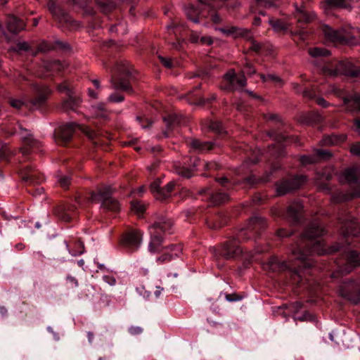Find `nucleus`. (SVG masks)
Here are the masks:
<instances>
[{
  "label": "nucleus",
  "mask_w": 360,
  "mask_h": 360,
  "mask_svg": "<svg viewBox=\"0 0 360 360\" xmlns=\"http://www.w3.org/2000/svg\"><path fill=\"white\" fill-rule=\"evenodd\" d=\"M261 154L260 150L253 152V157H248L243 163V165L236 170V174L241 176V179L229 180L226 177L217 179V181L219 185L221 186V189H211L210 187H205L199 191V194L205 195L212 204L217 205L226 202L229 199V194L226 191L229 190L234 184H245L249 186H252L258 181L262 182H267L270 181V175L277 169L276 166H274L271 171L266 174L264 176L257 179L254 174L248 176L249 172H251L250 167L255 165L259 161V155Z\"/></svg>",
  "instance_id": "obj_1"
},
{
  "label": "nucleus",
  "mask_w": 360,
  "mask_h": 360,
  "mask_svg": "<svg viewBox=\"0 0 360 360\" xmlns=\"http://www.w3.org/2000/svg\"><path fill=\"white\" fill-rule=\"evenodd\" d=\"M266 227L265 219L259 215H254L250 219L245 228L240 229L234 236L229 238L219 247H211L210 251L216 259L220 257L225 259H236L243 253L239 243L261 234Z\"/></svg>",
  "instance_id": "obj_2"
},
{
  "label": "nucleus",
  "mask_w": 360,
  "mask_h": 360,
  "mask_svg": "<svg viewBox=\"0 0 360 360\" xmlns=\"http://www.w3.org/2000/svg\"><path fill=\"white\" fill-rule=\"evenodd\" d=\"M316 70H319L325 75L336 77L342 75L354 77L360 75V69L349 61L333 62L328 59L319 58L330 54L327 49L316 48Z\"/></svg>",
  "instance_id": "obj_3"
},
{
  "label": "nucleus",
  "mask_w": 360,
  "mask_h": 360,
  "mask_svg": "<svg viewBox=\"0 0 360 360\" xmlns=\"http://www.w3.org/2000/svg\"><path fill=\"white\" fill-rule=\"evenodd\" d=\"M153 221V224L148 227L150 236L148 250L150 252L155 253L160 251L164 235L173 233V222L169 217L162 214H155Z\"/></svg>",
  "instance_id": "obj_4"
},
{
  "label": "nucleus",
  "mask_w": 360,
  "mask_h": 360,
  "mask_svg": "<svg viewBox=\"0 0 360 360\" xmlns=\"http://www.w3.org/2000/svg\"><path fill=\"white\" fill-rule=\"evenodd\" d=\"M314 246L315 228L311 226L302 233L300 242L292 248V254L295 259L300 260L305 266L312 259Z\"/></svg>",
  "instance_id": "obj_5"
},
{
  "label": "nucleus",
  "mask_w": 360,
  "mask_h": 360,
  "mask_svg": "<svg viewBox=\"0 0 360 360\" xmlns=\"http://www.w3.org/2000/svg\"><path fill=\"white\" fill-rule=\"evenodd\" d=\"M31 90L33 94L32 97L23 100L11 99L10 101L11 105L17 109L20 108L22 106H25L32 110L40 109L45 104L49 94V89L46 86L32 84Z\"/></svg>",
  "instance_id": "obj_6"
},
{
  "label": "nucleus",
  "mask_w": 360,
  "mask_h": 360,
  "mask_svg": "<svg viewBox=\"0 0 360 360\" xmlns=\"http://www.w3.org/2000/svg\"><path fill=\"white\" fill-rule=\"evenodd\" d=\"M77 131H81L93 141L97 138V133L89 127L77 124L75 122H68L61 125L55 131L53 134L55 141L58 144L65 146L70 141L73 134Z\"/></svg>",
  "instance_id": "obj_7"
},
{
  "label": "nucleus",
  "mask_w": 360,
  "mask_h": 360,
  "mask_svg": "<svg viewBox=\"0 0 360 360\" xmlns=\"http://www.w3.org/2000/svg\"><path fill=\"white\" fill-rule=\"evenodd\" d=\"M244 73L253 75L255 73V69L250 63H246L243 73L236 74L233 70H230L223 77L221 88L226 91H235L246 85V78Z\"/></svg>",
  "instance_id": "obj_8"
},
{
  "label": "nucleus",
  "mask_w": 360,
  "mask_h": 360,
  "mask_svg": "<svg viewBox=\"0 0 360 360\" xmlns=\"http://www.w3.org/2000/svg\"><path fill=\"white\" fill-rule=\"evenodd\" d=\"M92 202L101 203L103 210L117 212L120 210V203L112 197V188L110 186H103L98 188L97 192L92 191L86 198Z\"/></svg>",
  "instance_id": "obj_9"
},
{
  "label": "nucleus",
  "mask_w": 360,
  "mask_h": 360,
  "mask_svg": "<svg viewBox=\"0 0 360 360\" xmlns=\"http://www.w3.org/2000/svg\"><path fill=\"white\" fill-rule=\"evenodd\" d=\"M320 29L326 39L333 42L340 41L349 43L355 38L356 29L354 27H342L339 30H334L328 25H322Z\"/></svg>",
  "instance_id": "obj_10"
},
{
  "label": "nucleus",
  "mask_w": 360,
  "mask_h": 360,
  "mask_svg": "<svg viewBox=\"0 0 360 360\" xmlns=\"http://www.w3.org/2000/svg\"><path fill=\"white\" fill-rule=\"evenodd\" d=\"M342 177L351 185H353L350 193L342 194L340 200H349L354 198L360 197V171L356 167L346 169L342 173Z\"/></svg>",
  "instance_id": "obj_11"
},
{
  "label": "nucleus",
  "mask_w": 360,
  "mask_h": 360,
  "mask_svg": "<svg viewBox=\"0 0 360 360\" xmlns=\"http://www.w3.org/2000/svg\"><path fill=\"white\" fill-rule=\"evenodd\" d=\"M340 229L344 238L360 234V226L355 218L347 211L340 213L338 217Z\"/></svg>",
  "instance_id": "obj_12"
},
{
  "label": "nucleus",
  "mask_w": 360,
  "mask_h": 360,
  "mask_svg": "<svg viewBox=\"0 0 360 360\" xmlns=\"http://www.w3.org/2000/svg\"><path fill=\"white\" fill-rule=\"evenodd\" d=\"M268 136L274 143L268 147L266 153L276 158L283 157L285 154V143L289 142L291 138L276 130L269 131Z\"/></svg>",
  "instance_id": "obj_13"
},
{
  "label": "nucleus",
  "mask_w": 360,
  "mask_h": 360,
  "mask_svg": "<svg viewBox=\"0 0 360 360\" xmlns=\"http://www.w3.org/2000/svg\"><path fill=\"white\" fill-rule=\"evenodd\" d=\"M49 9L53 16L58 21L60 27L70 30L79 27V23L54 2L51 1L49 4Z\"/></svg>",
  "instance_id": "obj_14"
},
{
  "label": "nucleus",
  "mask_w": 360,
  "mask_h": 360,
  "mask_svg": "<svg viewBox=\"0 0 360 360\" xmlns=\"http://www.w3.org/2000/svg\"><path fill=\"white\" fill-rule=\"evenodd\" d=\"M143 233L139 230H131L125 233L120 240V245L128 252L136 251L141 245Z\"/></svg>",
  "instance_id": "obj_15"
},
{
  "label": "nucleus",
  "mask_w": 360,
  "mask_h": 360,
  "mask_svg": "<svg viewBox=\"0 0 360 360\" xmlns=\"http://www.w3.org/2000/svg\"><path fill=\"white\" fill-rule=\"evenodd\" d=\"M340 295L356 304L360 301V280L345 281L340 286Z\"/></svg>",
  "instance_id": "obj_16"
},
{
  "label": "nucleus",
  "mask_w": 360,
  "mask_h": 360,
  "mask_svg": "<svg viewBox=\"0 0 360 360\" xmlns=\"http://www.w3.org/2000/svg\"><path fill=\"white\" fill-rule=\"evenodd\" d=\"M343 258L337 261L340 271L346 274L351 272L353 269L360 266V254L355 250L344 249Z\"/></svg>",
  "instance_id": "obj_17"
},
{
  "label": "nucleus",
  "mask_w": 360,
  "mask_h": 360,
  "mask_svg": "<svg viewBox=\"0 0 360 360\" xmlns=\"http://www.w3.org/2000/svg\"><path fill=\"white\" fill-rule=\"evenodd\" d=\"M183 30V25L177 22H172L167 26L166 40L176 50H180L185 42L184 39L181 37Z\"/></svg>",
  "instance_id": "obj_18"
},
{
  "label": "nucleus",
  "mask_w": 360,
  "mask_h": 360,
  "mask_svg": "<svg viewBox=\"0 0 360 360\" xmlns=\"http://www.w3.org/2000/svg\"><path fill=\"white\" fill-rule=\"evenodd\" d=\"M305 181L306 176L303 175L295 176L289 179H283L276 184V192L279 195H285L299 188Z\"/></svg>",
  "instance_id": "obj_19"
},
{
  "label": "nucleus",
  "mask_w": 360,
  "mask_h": 360,
  "mask_svg": "<svg viewBox=\"0 0 360 360\" xmlns=\"http://www.w3.org/2000/svg\"><path fill=\"white\" fill-rule=\"evenodd\" d=\"M161 181L160 179H155L150 186V191L155 198L160 200H165L171 196L172 192L176 186L174 181L169 182L165 188H160Z\"/></svg>",
  "instance_id": "obj_20"
},
{
  "label": "nucleus",
  "mask_w": 360,
  "mask_h": 360,
  "mask_svg": "<svg viewBox=\"0 0 360 360\" xmlns=\"http://www.w3.org/2000/svg\"><path fill=\"white\" fill-rule=\"evenodd\" d=\"M205 11L206 8H202L200 6L199 0H198L196 6L189 4L184 7V12L187 18L195 24L200 22V18H207Z\"/></svg>",
  "instance_id": "obj_21"
},
{
  "label": "nucleus",
  "mask_w": 360,
  "mask_h": 360,
  "mask_svg": "<svg viewBox=\"0 0 360 360\" xmlns=\"http://www.w3.org/2000/svg\"><path fill=\"white\" fill-rule=\"evenodd\" d=\"M166 129L163 131L165 137H169L175 129L186 122L185 118L176 113L169 114L164 117Z\"/></svg>",
  "instance_id": "obj_22"
},
{
  "label": "nucleus",
  "mask_w": 360,
  "mask_h": 360,
  "mask_svg": "<svg viewBox=\"0 0 360 360\" xmlns=\"http://www.w3.org/2000/svg\"><path fill=\"white\" fill-rule=\"evenodd\" d=\"M191 163L187 164L186 162L179 163L176 165L174 167V172L179 176L184 178H191L194 174L195 169L199 166V161L194 160L193 161L191 159Z\"/></svg>",
  "instance_id": "obj_23"
},
{
  "label": "nucleus",
  "mask_w": 360,
  "mask_h": 360,
  "mask_svg": "<svg viewBox=\"0 0 360 360\" xmlns=\"http://www.w3.org/2000/svg\"><path fill=\"white\" fill-rule=\"evenodd\" d=\"M20 176L26 184H40L43 181L42 176L32 167H25L20 171Z\"/></svg>",
  "instance_id": "obj_24"
},
{
  "label": "nucleus",
  "mask_w": 360,
  "mask_h": 360,
  "mask_svg": "<svg viewBox=\"0 0 360 360\" xmlns=\"http://www.w3.org/2000/svg\"><path fill=\"white\" fill-rule=\"evenodd\" d=\"M216 30L220 32L223 34L227 37H245L248 38L250 37V32L248 30L239 27L237 26H229L226 27H218Z\"/></svg>",
  "instance_id": "obj_25"
},
{
  "label": "nucleus",
  "mask_w": 360,
  "mask_h": 360,
  "mask_svg": "<svg viewBox=\"0 0 360 360\" xmlns=\"http://www.w3.org/2000/svg\"><path fill=\"white\" fill-rule=\"evenodd\" d=\"M40 49L42 51L56 50L68 52L70 51V46L66 41H63L59 39H56L53 41H44L41 44Z\"/></svg>",
  "instance_id": "obj_26"
},
{
  "label": "nucleus",
  "mask_w": 360,
  "mask_h": 360,
  "mask_svg": "<svg viewBox=\"0 0 360 360\" xmlns=\"http://www.w3.org/2000/svg\"><path fill=\"white\" fill-rule=\"evenodd\" d=\"M303 208V205L300 201H295L289 205L285 215L292 222L298 224L301 221Z\"/></svg>",
  "instance_id": "obj_27"
},
{
  "label": "nucleus",
  "mask_w": 360,
  "mask_h": 360,
  "mask_svg": "<svg viewBox=\"0 0 360 360\" xmlns=\"http://www.w3.org/2000/svg\"><path fill=\"white\" fill-rule=\"evenodd\" d=\"M181 250L182 249L180 245H171L164 249L162 254L157 257V262L160 264L168 262L174 257H178Z\"/></svg>",
  "instance_id": "obj_28"
},
{
  "label": "nucleus",
  "mask_w": 360,
  "mask_h": 360,
  "mask_svg": "<svg viewBox=\"0 0 360 360\" xmlns=\"http://www.w3.org/2000/svg\"><path fill=\"white\" fill-rule=\"evenodd\" d=\"M75 205H58L54 208V214L61 221L69 222L74 216Z\"/></svg>",
  "instance_id": "obj_29"
},
{
  "label": "nucleus",
  "mask_w": 360,
  "mask_h": 360,
  "mask_svg": "<svg viewBox=\"0 0 360 360\" xmlns=\"http://www.w3.org/2000/svg\"><path fill=\"white\" fill-rule=\"evenodd\" d=\"M6 24L8 30L13 34L23 30L25 27L24 21L15 15H9Z\"/></svg>",
  "instance_id": "obj_30"
},
{
  "label": "nucleus",
  "mask_w": 360,
  "mask_h": 360,
  "mask_svg": "<svg viewBox=\"0 0 360 360\" xmlns=\"http://www.w3.org/2000/svg\"><path fill=\"white\" fill-rule=\"evenodd\" d=\"M266 265V268H268L269 270L274 272L292 270V267L290 266L288 262L286 261H281L276 257H271Z\"/></svg>",
  "instance_id": "obj_31"
},
{
  "label": "nucleus",
  "mask_w": 360,
  "mask_h": 360,
  "mask_svg": "<svg viewBox=\"0 0 360 360\" xmlns=\"http://www.w3.org/2000/svg\"><path fill=\"white\" fill-rule=\"evenodd\" d=\"M351 0H324L321 3V8L328 12L329 10L335 8H349Z\"/></svg>",
  "instance_id": "obj_32"
},
{
  "label": "nucleus",
  "mask_w": 360,
  "mask_h": 360,
  "mask_svg": "<svg viewBox=\"0 0 360 360\" xmlns=\"http://www.w3.org/2000/svg\"><path fill=\"white\" fill-rule=\"evenodd\" d=\"M187 145L195 151L204 153L211 150L213 143L210 141H200L198 139H191L187 141Z\"/></svg>",
  "instance_id": "obj_33"
},
{
  "label": "nucleus",
  "mask_w": 360,
  "mask_h": 360,
  "mask_svg": "<svg viewBox=\"0 0 360 360\" xmlns=\"http://www.w3.org/2000/svg\"><path fill=\"white\" fill-rule=\"evenodd\" d=\"M19 128L22 131L21 137L23 139V141L30 148L31 150H34L35 148H39L41 146V143L38 140L35 139L30 132L22 128L21 125H19Z\"/></svg>",
  "instance_id": "obj_34"
},
{
  "label": "nucleus",
  "mask_w": 360,
  "mask_h": 360,
  "mask_svg": "<svg viewBox=\"0 0 360 360\" xmlns=\"http://www.w3.org/2000/svg\"><path fill=\"white\" fill-rule=\"evenodd\" d=\"M344 104L347 110L351 112L360 110V96L358 94L349 95L344 98Z\"/></svg>",
  "instance_id": "obj_35"
},
{
  "label": "nucleus",
  "mask_w": 360,
  "mask_h": 360,
  "mask_svg": "<svg viewBox=\"0 0 360 360\" xmlns=\"http://www.w3.org/2000/svg\"><path fill=\"white\" fill-rule=\"evenodd\" d=\"M68 1L83 8L85 15L92 18L94 20H95L96 12L90 6L91 0H68Z\"/></svg>",
  "instance_id": "obj_36"
},
{
  "label": "nucleus",
  "mask_w": 360,
  "mask_h": 360,
  "mask_svg": "<svg viewBox=\"0 0 360 360\" xmlns=\"http://www.w3.org/2000/svg\"><path fill=\"white\" fill-rule=\"evenodd\" d=\"M295 17L297 21L302 22H309L313 18L305 5H301L300 6L295 5Z\"/></svg>",
  "instance_id": "obj_37"
},
{
  "label": "nucleus",
  "mask_w": 360,
  "mask_h": 360,
  "mask_svg": "<svg viewBox=\"0 0 360 360\" xmlns=\"http://www.w3.org/2000/svg\"><path fill=\"white\" fill-rule=\"evenodd\" d=\"M347 139L346 134H331L325 136L320 141L321 146H333L344 142Z\"/></svg>",
  "instance_id": "obj_38"
},
{
  "label": "nucleus",
  "mask_w": 360,
  "mask_h": 360,
  "mask_svg": "<svg viewBox=\"0 0 360 360\" xmlns=\"http://www.w3.org/2000/svg\"><path fill=\"white\" fill-rule=\"evenodd\" d=\"M111 83L112 87L116 89H120L126 92L132 93L133 89L129 81L123 77L112 78Z\"/></svg>",
  "instance_id": "obj_39"
},
{
  "label": "nucleus",
  "mask_w": 360,
  "mask_h": 360,
  "mask_svg": "<svg viewBox=\"0 0 360 360\" xmlns=\"http://www.w3.org/2000/svg\"><path fill=\"white\" fill-rule=\"evenodd\" d=\"M250 49L258 54L261 55H270L272 52L271 45L262 44L252 40L251 42Z\"/></svg>",
  "instance_id": "obj_40"
},
{
  "label": "nucleus",
  "mask_w": 360,
  "mask_h": 360,
  "mask_svg": "<svg viewBox=\"0 0 360 360\" xmlns=\"http://www.w3.org/2000/svg\"><path fill=\"white\" fill-rule=\"evenodd\" d=\"M269 23L276 33H284L289 30L288 24L283 20L270 18Z\"/></svg>",
  "instance_id": "obj_41"
},
{
  "label": "nucleus",
  "mask_w": 360,
  "mask_h": 360,
  "mask_svg": "<svg viewBox=\"0 0 360 360\" xmlns=\"http://www.w3.org/2000/svg\"><path fill=\"white\" fill-rule=\"evenodd\" d=\"M81 103V100L79 97L75 96L72 94L70 95L68 98L65 100L63 103V108L68 110H76L77 108Z\"/></svg>",
  "instance_id": "obj_42"
},
{
  "label": "nucleus",
  "mask_w": 360,
  "mask_h": 360,
  "mask_svg": "<svg viewBox=\"0 0 360 360\" xmlns=\"http://www.w3.org/2000/svg\"><path fill=\"white\" fill-rule=\"evenodd\" d=\"M66 248L68 249L69 253L74 257L81 255L84 252V246L83 243L79 240H75L74 243V248H70L68 243L65 240L64 241Z\"/></svg>",
  "instance_id": "obj_43"
},
{
  "label": "nucleus",
  "mask_w": 360,
  "mask_h": 360,
  "mask_svg": "<svg viewBox=\"0 0 360 360\" xmlns=\"http://www.w3.org/2000/svg\"><path fill=\"white\" fill-rule=\"evenodd\" d=\"M226 216L224 213L220 212L216 216L215 219H213V221H207V224L210 229H216L224 226V224H226Z\"/></svg>",
  "instance_id": "obj_44"
},
{
  "label": "nucleus",
  "mask_w": 360,
  "mask_h": 360,
  "mask_svg": "<svg viewBox=\"0 0 360 360\" xmlns=\"http://www.w3.org/2000/svg\"><path fill=\"white\" fill-rule=\"evenodd\" d=\"M260 78L263 82H271L278 87H281L283 84V79L274 74H261Z\"/></svg>",
  "instance_id": "obj_45"
},
{
  "label": "nucleus",
  "mask_w": 360,
  "mask_h": 360,
  "mask_svg": "<svg viewBox=\"0 0 360 360\" xmlns=\"http://www.w3.org/2000/svg\"><path fill=\"white\" fill-rule=\"evenodd\" d=\"M96 3L100 11L104 14L111 12L115 7V4L110 0H96Z\"/></svg>",
  "instance_id": "obj_46"
},
{
  "label": "nucleus",
  "mask_w": 360,
  "mask_h": 360,
  "mask_svg": "<svg viewBox=\"0 0 360 360\" xmlns=\"http://www.w3.org/2000/svg\"><path fill=\"white\" fill-rule=\"evenodd\" d=\"M321 244L319 240L316 239V255H323L326 253H333L335 252L339 251L342 248L339 244H336L328 248L327 250L321 249Z\"/></svg>",
  "instance_id": "obj_47"
},
{
  "label": "nucleus",
  "mask_w": 360,
  "mask_h": 360,
  "mask_svg": "<svg viewBox=\"0 0 360 360\" xmlns=\"http://www.w3.org/2000/svg\"><path fill=\"white\" fill-rule=\"evenodd\" d=\"M294 89L297 93H301L303 97L308 100H312L314 97V91L306 87L302 88L299 84L294 85Z\"/></svg>",
  "instance_id": "obj_48"
},
{
  "label": "nucleus",
  "mask_w": 360,
  "mask_h": 360,
  "mask_svg": "<svg viewBox=\"0 0 360 360\" xmlns=\"http://www.w3.org/2000/svg\"><path fill=\"white\" fill-rule=\"evenodd\" d=\"M215 99H216V95L215 94H212L210 96V97L207 98V99H205V98H204L202 97H196L195 98V101H191V98H189L188 99V101L191 104H195V105H203L206 103H210V102H211V101H214Z\"/></svg>",
  "instance_id": "obj_49"
},
{
  "label": "nucleus",
  "mask_w": 360,
  "mask_h": 360,
  "mask_svg": "<svg viewBox=\"0 0 360 360\" xmlns=\"http://www.w3.org/2000/svg\"><path fill=\"white\" fill-rule=\"evenodd\" d=\"M208 127L210 129L217 134H221L224 133V129L221 123L219 121L211 120L209 122Z\"/></svg>",
  "instance_id": "obj_50"
},
{
  "label": "nucleus",
  "mask_w": 360,
  "mask_h": 360,
  "mask_svg": "<svg viewBox=\"0 0 360 360\" xmlns=\"http://www.w3.org/2000/svg\"><path fill=\"white\" fill-rule=\"evenodd\" d=\"M131 210L139 215L142 214L146 210L145 205L137 200L131 202Z\"/></svg>",
  "instance_id": "obj_51"
},
{
  "label": "nucleus",
  "mask_w": 360,
  "mask_h": 360,
  "mask_svg": "<svg viewBox=\"0 0 360 360\" xmlns=\"http://www.w3.org/2000/svg\"><path fill=\"white\" fill-rule=\"evenodd\" d=\"M316 162L319 160H328L332 156L331 153L326 149H316Z\"/></svg>",
  "instance_id": "obj_52"
},
{
  "label": "nucleus",
  "mask_w": 360,
  "mask_h": 360,
  "mask_svg": "<svg viewBox=\"0 0 360 360\" xmlns=\"http://www.w3.org/2000/svg\"><path fill=\"white\" fill-rule=\"evenodd\" d=\"M92 108L96 116L103 117H105L106 108L105 105L104 103H100L96 104Z\"/></svg>",
  "instance_id": "obj_53"
},
{
  "label": "nucleus",
  "mask_w": 360,
  "mask_h": 360,
  "mask_svg": "<svg viewBox=\"0 0 360 360\" xmlns=\"http://www.w3.org/2000/svg\"><path fill=\"white\" fill-rule=\"evenodd\" d=\"M290 34L292 37H297L299 39H300L302 41H305L308 40L309 37V34L308 32L305 30H302L298 32H290Z\"/></svg>",
  "instance_id": "obj_54"
},
{
  "label": "nucleus",
  "mask_w": 360,
  "mask_h": 360,
  "mask_svg": "<svg viewBox=\"0 0 360 360\" xmlns=\"http://www.w3.org/2000/svg\"><path fill=\"white\" fill-rule=\"evenodd\" d=\"M58 181L63 188H66L70 184L71 178L68 175L60 174Z\"/></svg>",
  "instance_id": "obj_55"
},
{
  "label": "nucleus",
  "mask_w": 360,
  "mask_h": 360,
  "mask_svg": "<svg viewBox=\"0 0 360 360\" xmlns=\"http://www.w3.org/2000/svg\"><path fill=\"white\" fill-rule=\"evenodd\" d=\"M136 120L138 121V122L143 129L148 128L153 123V122L150 119L141 116H138L136 117Z\"/></svg>",
  "instance_id": "obj_56"
},
{
  "label": "nucleus",
  "mask_w": 360,
  "mask_h": 360,
  "mask_svg": "<svg viewBox=\"0 0 360 360\" xmlns=\"http://www.w3.org/2000/svg\"><path fill=\"white\" fill-rule=\"evenodd\" d=\"M124 100V96L117 93L112 94L108 97V101L112 103H120Z\"/></svg>",
  "instance_id": "obj_57"
},
{
  "label": "nucleus",
  "mask_w": 360,
  "mask_h": 360,
  "mask_svg": "<svg viewBox=\"0 0 360 360\" xmlns=\"http://www.w3.org/2000/svg\"><path fill=\"white\" fill-rule=\"evenodd\" d=\"M300 162L302 165L307 166L308 165H311L314 163V158L310 155H302L300 158Z\"/></svg>",
  "instance_id": "obj_58"
},
{
  "label": "nucleus",
  "mask_w": 360,
  "mask_h": 360,
  "mask_svg": "<svg viewBox=\"0 0 360 360\" xmlns=\"http://www.w3.org/2000/svg\"><path fill=\"white\" fill-rule=\"evenodd\" d=\"M58 90L60 92H65L69 96L72 94L73 92L70 89V86L67 83H61L58 85Z\"/></svg>",
  "instance_id": "obj_59"
},
{
  "label": "nucleus",
  "mask_w": 360,
  "mask_h": 360,
  "mask_svg": "<svg viewBox=\"0 0 360 360\" xmlns=\"http://www.w3.org/2000/svg\"><path fill=\"white\" fill-rule=\"evenodd\" d=\"M295 320H300V321H311V322H314V316L309 313V312H305L303 315L300 316H297L295 318Z\"/></svg>",
  "instance_id": "obj_60"
},
{
  "label": "nucleus",
  "mask_w": 360,
  "mask_h": 360,
  "mask_svg": "<svg viewBox=\"0 0 360 360\" xmlns=\"http://www.w3.org/2000/svg\"><path fill=\"white\" fill-rule=\"evenodd\" d=\"M203 166L207 170H212V169H218L220 167V165L215 162H205L203 163Z\"/></svg>",
  "instance_id": "obj_61"
},
{
  "label": "nucleus",
  "mask_w": 360,
  "mask_h": 360,
  "mask_svg": "<svg viewBox=\"0 0 360 360\" xmlns=\"http://www.w3.org/2000/svg\"><path fill=\"white\" fill-rule=\"evenodd\" d=\"M350 153L354 155H360V142L355 143L351 146Z\"/></svg>",
  "instance_id": "obj_62"
},
{
  "label": "nucleus",
  "mask_w": 360,
  "mask_h": 360,
  "mask_svg": "<svg viewBox=\"0 0 360 360\" xmlns=\"http://www.w3.org/2000/svg\"><path fill=\"white\" fill-rule=\"evenodd\" d=\"M28 49L29 44L25 41L18 42L15 47V50L17 51H27Z\"/></svg>",
  "instance_id": "obj_63"
},
{
  "label": "nucleus",
  "mask_w": 360,
  "mask_h": 360,
  "mask_svg": "<svg viewBox=\"0 0 360 360\" xmlns=\"http://www.w3.org/2000/svg\"><path fill=\"white\" fill-rule=\"evenodd\" d=\"M159 59L161 63L166 68H171L173 65L172 61L170 58H165L163 56H160Z\"/></svg>",
  "instance_id": "obj_64"
}]
</instances>
